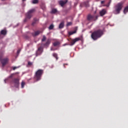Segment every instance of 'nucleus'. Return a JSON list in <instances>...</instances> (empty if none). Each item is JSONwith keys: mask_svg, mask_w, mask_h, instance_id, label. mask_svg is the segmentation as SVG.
Listing matches in <instances>:
<instances>
[{"mask_svg": "<svg viewBox=\"0 0 128 128\" xmlns=\"http://www.w3.org/2000/svg\"><path fill=\"white\" fill-rule=\"evenodd\" d=\"M46 36L44 35L43 38L42 39V42H46Z\"/></svg>", "mask_w": 128, "mask_h": 128, "instance_id": "obj_23", "label": "nucleus"}, {"mask_svg": "<svg viewBox=\"0 0 128 128\" xmlns=\"http://www.w3.org/2000/svg\"><path fill=\"white\" fill-rule=\"evenodd\" d=\"M34 21L36 22H38V19L36 18H34Z\"/></svg>", "mask_w": 128, "mask_h": 128, "instance_id": "obj_30", "label": "nucleus"}, {"mask_svg": "<svg viewBox=\"0 0 128 128\" xmlns=\"http://www.w3.org/2000/svg\"><path fill=\"white\" fill-rule=\"evenodd\" d=\"M51 50H54V49H52V48Z\"/></svg>", "mask_w": 128, "mask_h": 128, "instance_id": "obj_38", "label": "nucleus"}, {"mask_svg": "<svg viewBox=\"0 0 128 128\" xmlns=\"http://www.w3.org/2000/svg\"><path fill=\"white\" fill-rule=\"evenodd\" d=\"M18 67H16V66H14L13 68V70H16V68H18Z\"/></svg>", "mask_w": 128, "mask_h": 128, "instance_id": "obj_32", "label": "nucleus"}, {"mask_svg": "<svg viewBox=\"0 0 128 128\" xmlns=\"http://www.w3.org/2000/svg\"><path fill=\"white\" fill-rule=\"evenodd\" d=\"M80 40H82V38H76L72 40L71 42H70V46H74V44H76L77 42Z\"/></svg>", "mask_w": 128, "mask_h": 128, "instance_id": "obj_8", "label": "nucleus"}, {"mask_svg": "<svg viewBox=\"0 0 128 128\" xmlns=\"http://www.w3.org/2000/svg\"><path fill=\"white\" fill-rule=\"evenodd\" d=\"M42 52H44L41 46L39 47L36 52V56H40V54H42Z\"/></svg>", "mask_w": 128, "mask_h": 128, "instance_id": "obj_10", "label": "nucleus"}, {"mask_svg": "<svg viewBox=\"0 0 128 128\" xmlns=\"http://www.w3.org/2000/svg\"><path fill=\"white\" fill-rule=\"evenodd\" d=\"M83 4L84 6H86V8H88V6H90V4L88 2H84Z\"/></svg>", "mask_w": 128, "mask_h": 128, "instance_id": "obj_16", "label": "nucleus"}, {"mask_svg": "<svg viewBox=\"0 0 128 128\" xmlns=\"http://www.w3.org/2000/svg\"><path fill=\"white\" fill-rule=\"evenodd\" d=\"M72 22H68L67 23L66 26H72Z\"/></svg>", "mask_w": 128, "mask_h": 128, "instance_id": "obj_28", "label": "nucleus"}, {"mask_svg": "<svg viewBox=\"0 0 128 128\" xmlns=\"http://www.w3.org/2000/svg\"><path fill=\"white\" fill-rule=\"evenodd\" d=\"M51 12L52 14H56V12H58V10L53 8L52 9Z\"/></svg>", "mask_w": 128, "mask_h": 128, "instance_id": "obj_19", "label": "nucleus"}, {"mask_svg": "<svg viewBox=\"0 0 128 128\" xmlns=\"http://www.w3.org/2000/svg\"><path fill=\"white\" fill-rule=\"evenodd\" d=\"M26 0H22V2H24Z\"/></svg>", "mask_w": 128, "mask_h": 128, "instance_id": "obj_40", "label": "nucleus"}, {"mask_svg": "<svg viewBox=\"0 0 128 128\" xmlns=\"http://www.w3.org/2000/svg\"><path fill=\"white\" fill-rule=\"evenodd\" d=\"M25 84H26V83L24 82H22L21 86L22 88H24Z\"/></svg>", "mask_w": 128, "mask_h": 128, "instance_id": "obj_25", "label": "nucleus"}, {"mask_svg": "<svg viewBox=\"0 0 128 128\" xmlns=\"http://www.w3.org/2000/svg\"><path fill=\"white\" fill-rule=\"evenodd\" d=\"M12 82H13L15 88H18L20 86V80L18 79V78H14L12 80Z\"/></svg>", "mask_w": 128, "mask_h": 128, "instance_id": "obj_9", "label": "nucleus"}, {"mask_svg": "<svg viewBox=\"0 0 128 128\" xmlns=\"http://www.w3.org/2000/svg\"><path fill=\"white\" fill-rule=\"evenodd\" d=\"M64 22H62L58 26V28H64Z\"/></svg>", "mask_w": 128, "mask_h": 128, "instance_id": "obj_15", "label": "nucleus"}, {"mask_svg": "<svg viewBox=\"0 0 128 128\" xmlns=\"http://www.w3.org/2000/svg\"><path fill=\"white\" fill-rule=\"evenodd\" d=\"M101 4H104V1H102Z\"/></svg>", "mask_w": 128, "mask_h": 128, "instance_id": "obj_34", "label": "nucleus"}, {"mask_svg": "<svg viewBox=\"0 0 128 128\" xmlns=\"http://www.w3.org/2000/svg\"><path fill=\"white\" fill-rule=\"evenodd\" d=\"M128 12V6H126L124 9V14H126V12Z\"/></svg>", "mask_w": 128, "mask_h": 128, "instance_id": "obj_22", "label": "nucleus"}, {"mask_svg": "<svg viewBox=\"0 0 128 128\" xmlns=\"http://www.w3.org/2000/svg\"><path fill=\"white\" fill-rule=\"evenodd\" d=\"M4 58V54H2L0 56V62L2 64V68L6 66V64H8V62L10 59L8 58Z\"/></svg>", "mask_w": 128, "mask_h": 128, "instance_id": "obj_4", "label": "nucleus"}, {"mask_svg": "<svg viewBox=\"0 0 128 128\" xmlns=\"http://www.w3.org/2000/svg\"><path fill=\"white\" fill-rule=\"evenodd\" d=\"M104 34V31L100 29L96 30L92 32L91 38L94 40H96L98 38H100Z\"/></svg>", "mask_w": 128, "mask_h": 128, "instance_id": "obj_1", "label": "nucleus"}, {"mask_svg": "<svg viewBox=\"0 0 128 128\" xmlns=\"http://www.w3.org/2000/svg\"><path fill=\"white\" fill-rule=\"evenodd\" d=\"M6 80H8V79H6V80H4V82H5V84L6 82Z\"/></svg>", "mask_w": 128, "mask_h": 128, "instance_id": "obj_37", "label": "nucleus"}, {"mask_svg": "<svg viewBox=\"0 0 128 128\" xmlns=\"http://www.w3.org/2000/svg\"><path fill=\"white\" fill-rule=\"evenodd\" d=\"M32 66V62H28L27 66Z\"/></svg>", "mask_w": 128, "mask_h": 128, "instance_id": "obj_26", "label": "nucleus"}, {"mask_svg": "<svg viewBox=\"0 0 128 128\" xmlns=\"http://www.w3.org/2000/svg\"><path fill=\"white\" fill-rule=\"evenodd\" d=\"M42 74H44V70L39 69L36 72L34 78L36 80V82H38V80H42Z\"/></svg>", "mask_w": 128, "mask_h": 128, "instance_id": "obj_2", "label": "nucleus"}, {"mask_svg": "<svg viewBox=\"0 0 128 128\" xmlns=\"http://www.w3.org/2000/svg\"><path fill=\"white\" fill-rule=\"evenodd\" d=\"M74 34H76V30H74L73 32H68L69 36H72V35Z\"/></svg>", "mask_w": 128, "mask_h": 128, "instance_id": "obj_18", "label": "nucleus"}, {"mask_svg": "<svg viewBox=\"0 0 128 128\" xmlns=\"http://www.w3.org/2000/svg\"><path fill=\"white\" fill-rule=\"evenodd\" d=\"M88 20L92 22V20H98V16H94L91 14H88L87 17Z\"/></svg>", "mask_w": 128, "mask_h": 128, "instance_id": "obj_7", "label": "nucleus"}, {"mask_svg": "<svg viewBox=\"0 0 128 128\" xmlns=\"http://www.w3.org/2000/svg\"><path fill=\"white\" fill-rule=\"evenodd\" d=\"M106 14V9H102L101 11L100 12V16H104V14Z\"/></svg>", "mask_w": 128, "mask_h": 128, "instance_id": "obj_13", "label": "nucleus"}, {"mask_svg": "<svg viewBox=\"0 0 128 128\" xmlns=\"http://www.w3.org/2000/svg\"><path fill=\"white\" fill-rule=\"evenodd\" d=\"M17 54H20V50H18L17 51Z\"/></svg>", "mask_w": 128, "mask_h": 128, "instance_id": "obj_36", "label": "nucleus"}, {"mask_svg": "<svg viewBox=\"0 0 128 128\" xmlns=\"http://www.w3.org/2000/svg\"><path fill=\"white\" fill-rule=\"evenodd\" d=\"M40 34V30H37L36 32H35L32 33V36H38V34Z\"/></svg>", "mask_w": 128, "mask_h": 128, "instance_id": "obj_14", "label": "nucleus"}, {"mask_svg": "<svg viewBox=\"0 0 128 128\" xmlns=\"http://www.w3.org/2000/svg\"><path fill=\"white\" fill-rule=\"evenodd\" d=\"M70 40H71V41H72V38H70Z\"/></svg>", "mask_w": 128, "mask_h": 128, "instance_id": "obj_41", "label": "nucleus"}, {"mask_svg": "<svg viewBox=\"0 0 128 128\" xmlns=\"http://www.w3.org/2000/svg\"><path fill=\"white\" fill-rule=\"evenodd\" d=\"M122 8H124V2H120L118 3L115 6V12L116 14H118L122 10Z\"/></svg>", "mask_w": 128, "mask_h": 128, "instance_id": "obj_3", "label": "nucleus"}, {"mask_svg": "<svg viewBox=\"0 0 128 128\" xmlns=\"http://www.w3.org/2000/svg\"><path fill=\"white\" fill-rule=\"evenodd\" d=\"M32 4H38V0H32Z\"/></svg>", "mask_w": 128, "mask_h": 128, "instance_id": "obj_27", "label": "nucleus"}, {"mask_svg": "<svg viewBox=\"0 0 128 128\" xmlns=\"http://www.w3.org/2000/svg\"><path fill=\"white\" fill-rule=\"evenodd\" d=\"M50 42H52V40L50 38H48L46 42V43H42L41 44L42 46H44V48H48L50 46Z\"/></svg>", "mask_w": 128, "mask_h": 128, "instance_id": "obj_6", "label": "nucleus"}, {"mask_svg": "<svg viewBox=\"0 0 128 128\" xmlns=\"http://www.w3.org/2000/svg\"><path fill=\"white\" fill-rule=\"evenodd\" d=\"M64 66H68V64H64Z\"/></svg>", "mask_w": 128, "mask_h": 128, "instance_id": "obj_39", "label": "nucleus"}, {"mask_svg": "<svg viewBox=\"0 0 128 128\" xmlns=\"http://www.w3.org/2000/svg\"><path fill=\"white\" fill-rule=\"evenodd\" d=\"M14 76V74H10V76H9V78H13V76Z\"/></svg>", "mask_w": 128, "mask_h": 128, "instance_id": "obj_29", "label": "nucleus"}, {"mask_svg": "<svg viewBox=\"0 0 128 128\" xmlns=\"http://www.w3.org/2000/svg\"><path fill=\"white\" fill-rule=\"evenodd\" d=\"M36 24V22L34 21V22H32V25L34 26V24Z\"/></svg>", "mask_w": 128, "mask_h": 128, "instance_id": "obj_31", "label": "nucleus"}, {"mask_svg": "<svg viewBox=\"0 0 128 128\" xmlns=\"http://www.w3.org/2000/svg\"><path fill=\"white\" fill-rule=\"evenodd\" d=\"M54 28V24H52L50 26L48 27L49 30H53Z\"/></svg>", "mask_w": 128, "mask_h": 128, "instance_id": "obj_24", "label": "nucleus"}, {"mask_svg": "<svg viewBox=\"0 0 128 128\" xmlns=\"http://www.w3.org/2000/svg\"><path fill=\"white\" fill-rule=\"evenodd\" d=\"M112 2V0H110V1L108 3V4H110Z\"/></svg>", "mask_w": 128, "mask_h": 128, "instance_id": "obj_33", "label": "nucleus"}, {"mask_svg": "<svg viewBox=\"0 0 128 128\" xmlns=\"http://www.w3.org/2000/svg\"><path fill=\"white\" fill-rule=\"evenodd\" d=\"M8 33V32L6 30H2L0 34V38H2V36H6V34Z\"/></svg>", "mask_w": 128, "mask_h": 128, "instance_id": "obj_12", "label": "nucleus"}, {"mask_svg": "<svg viewBox=\"0 0 128 128\" xmlns=\"http://www.w3.org/2000/svg\"><path fill=\"white\" fill-rule=\"evenodd\" d=\"M60 42H56L54 43H53L54 46H60Z\"/></svg>", "mask_w": 128, "mask_h": 128, "instance_id": "obj_17", "label": "nucleus"}, {"mask_svg": "<svg viewBox=\"0 0 128 128\" xmlns=\"http://www.w3.org/2000/svg\"><path fill=\"white\" fill-rule=\"evenodd\" d=\"M52 56L54 58H56V60H58V54L56 53H54Z\"/></svg>", "mask_w": 128, "mask_h": 128, "instance_id": "obj_21", "label": "nucleus"}, {"mask_svg": "<svg viewBox=\"0 0 128 128\" xmlns=\"http://www.w3.org/2000/svg\"><path fill=\"white\" fill-rule=\"evenodd\" d=\"M106 6H107L108 8V6H110V4H107L106 5Z\"/></svg>", "mask_w": 128, "mask_h": 128, "instance_id": "obj_35", "label": "nucleus"}, {"mask_svg": "<svg viewBox=\"0 0 128 128\" xmlns=\"http://www.w3.org/2000/svg\"><path fill=\"white\" fill-rule=\"evenodd\" d=\"M68 2V0H64V1L62 0H60L59 1V4L61 6H64V4H66Z\"/></svg>", "mask_w": 128, "mask_h": 128, "instance_id": "obj_11", "label": "nucleus"}, {"mask_svg": "<svg viewBox=\"0 0 128 128\" xmlns=\"http://www.w3.org/2000/svg\"><path fill=\"white\" fill-rule=\"evenodd\" d=\"M35 10H36L34 9H32L28 12L26 14V18L24 20V22H26L28 18L30 20L32 18V14L33 12H34Z\"/></svg>", "mask_w": 128, "mask_h": 128, "instance_id": "obj_5", "label": "nucleus"}, {"mask_svg": "<svg viewBox=\"0 0 128 128\" xmlns=\"http://www.w3.org/2000/svg\"><path fill=\"white\" fill-rule=\"evenodd\" d=\"M41 8H42L43 10H46V4H41Z\"/></svg>", "mask_w": 128, "mask_h": 128, "instance_id": "obj_20", "label": "nucleus"}]
</instances>
